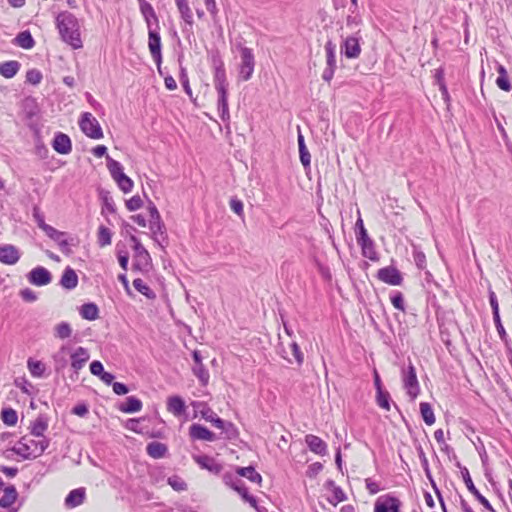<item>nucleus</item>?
Returning <instances> with one entry per match:
<instances>
[{
    "mask_svg": "<svg viewBox=\"0 0 512 512\" xmlns=\"http://www.w3.org/2000/svg\"><path fill=\"white\" fill-rule=\"evenodd\" d=\"M80 315L83 319L93 321L99 317V309L94 303H85L80 308Z\"/></svg>",
    "mask_w": 512,
    "mask_h": 512,
    "instance_id": "nucleus-34",
    "label": "nucleus"
},
{
    "mask_svg": "<svg viewBox=\"0 0 512 512\" xmlns=\"http://www.w3.org/2000/svg\"><path fill=\"white\" fill-rule=\"evenodd\" d=\"M20 69V63L15 60L0 63V75L5 78L14 77Z\"/></svg>",
    "mask_w": 512,
    "mask_h": 512,
    "instance_id": "nucleus-29",
    "label": "nucleus"
},
{
    "mask_svg": "<svg viewBox=\"0 0 512 512\" xmlns=\"http://www.w3.org/2000/svg\"><path fill=\"white\" fill-rule=\"evenodd\" d=\"M292 355L294 356L298 365H301L304 361V355L301 352L298 344L296 342H292L290 345Z\"/></svg>",
    "mask_w": 512,
    "mask_h": 512,
    "instance_id": "nucleus-60",
    "label": "nucleus"
},
{
    "mask_svg": "<svg viewBox=\"0 0 512 512\" xmlns=\"http://www.w3.org/2000/svg\"><path fill=\"white\" fill-rule=\"evenodd\" d=\"M214 85L218 93L217 107L221 120L227 122L230 119L229 106H228V83L226 80V73L224 69H216L214 71Z\"/></svg>",
    "mask_w": 512,
    "mask_h": 512,
    "instance_id": "nucleus-2",
    "label": "nucleus"
},
{
    "mask_svg": "<svg viewBox=\"0 0 512 512\" xmlns=\"http://www.w3.org/2000/svg\"><path fill=\"white\" fill-rule=\"evenodd\" d=\"M413 258L419 269H424L426 267V256L422 251L414 249Z\"/></svg>",
    "mask_w": 512,
    "mask_h": 512,
    "instance_id": "nucleus-58",
    "label": "nucleus"
},
{
    "mask_svg": "<svg viewBox=\"0 0 512 512\" xmlns=\"http://www.w3.org/2000/svg\"><path fill=\"white\" fill-rule=\"evenodd\" d=\"M106 160H107V168L114 180L116 178H118L120 175L124 174L123 167L118 161L112 159L108 155H106Z\"/></svg>",
    "mask_w": 512,
    "mask_h": 512,
    "instance_id": "nucleus-42",
    "label": "nucleus"
},
{
    "mask_svg": "<svg viewBox=\"0 0 512 512\" xmlns=\"http://www.w3.org/2000/svg\"><path fill=\"white\" fill-rule=\"evenodd\" d=\"M20 259L19 250L11 244L0 246V262L6 265H14Z\"/></svg>",
    "mask_w": 512,
    "mask_h": 512,
    "instance_id": "nucleus-16",
    "label": "nucleus"
},
{
    "mask_svg": "<svg viewBox=\"0 0 512 512\" xmlns=\"http://www.w3.org/2000/svg\"><path fill=\"white\" fill-rule=\"evenodd\" d=\"M70 354V347L63 345L59 351L54 355V361L57 369H62L66 366V355Z\"/></svg>",
    "mask_w": 512,
    "mask_h": 512,
    "instance_id": "nucleus-43",
    "label": "nucleus"
},
{
    "mask_svg": "<svg viewBox=\"0 0 512 512\" xmlns=\"http://www.w3.org/2000/svg\"><path fill=\"white\" fill-rule=\"evenodd\" d=\"M27 442L29 446L32 447L31 451L33 452V458H37L40 455H42L43 452L48 448L50 443L49 439H47L46 437H43L39 440L27 438Z\"/></svg>",
    "mask_w": 512,
    "mask_h": 512,
    "instance_id": "nucleus-30",
    "label": "nucleus"
},
{
    "mask_svg": "<svg viewBox=\"0 0 512 512\" xmlns=\"http://www.w3.org/2000/svg\"><path fill=\"white\" fill-rule=\"evenodd\" d=\"M131 241L134 243V250L136 253L133 267L139 270L142 269V267H147L151 260L148 251L143 247L138 238L135 236H131Z\"/></svg>",
    "mask_w": 512,
    "mask_h": 512,
    "instance_id": "nucleus-11",
    "label": "nucleus"
},
{
    "mask_svg": "<svg viewBox=\"0 0 512 512\" xmlns=\"http://www.w3.org/2000/svg\"><path fill=\"white\" fill-rule=\"evenodd\" d=\"M236 473L241 477L247 478L251 482L257 484H261L262 482V476L255 470L253 466L238 467Z\"/></svg>",
    "mask_w": 512,
    "mask_h": 512,
    "instance_id": "nucleus-31",
    "label": "nucleus"
},
{
    "mask_svg": "<svg viewBox=\"0 0 512 512\" xmlns=\"http://www.w3.org/2000/svg\"><path fill=\"white\" fill-rule=\"evenodd\" d=\"M18 493L16 488L13 485H10L4 489V494L0 498V507L9 508L11 507L15 501L17 500Z\"/></svg>",
    "mask_w": 512,
    "mask_h": 512,
    "instance_id": "nucleus-27",
    "label": "nucleus"
},
{
    "mask_svg": "<svg viewBox=\"0 0 512 512\" xmlns=\"http://www.w3.org/2000/svg\"><path fill=\"white\" fill-rule=\"evenodd\" d=\"M148 47L151 53V56L157 65L159 73H161V63H162V54H161V37L158 31L155 29L148 28Z\"/></svg>",
    "mask_w": 512,
    "mask_h": 512,
    "instance_id": "nucleus-7",
    "label": "nucleus"
},
{
    "mask_svg": "<svg viewBox=\"0 0 512 512\" xmlns=\"http://www.w3.org/2000/svg\"><path fill=\"white\" fill-rule=\"evenodd\" d=\"M403 387L412 400H414L420 392L416 370L412 363H409L407 369L403 370Z\"/></svg>",
    "mask_w": 512,
    "mask_h": 512,
    "instance_id": "nucleus-6",
    "label": "nucleus"
},
{
    "mask_svg": "<svg viewBox=\"0 0 512 512\" xmlns=\"http://www.w3.org/2000/svg\"><path fill=\"white\" fill-rule=\"evenodd\" d=\"M72 334V328L67 322H61L55 327V336L60 339H67Z\"/></svg>",
    "mask_w": 512,
    "mask_h": 512,
    "instance_id": "nucleus-49",
    "label": "nucleus"
},
{
    "mask_svg": "<svg viewBox=\"0 0 512 512\" xmlns=\"http://www.w3.org/2000/svg\"><path fill=\"white\" fill-rule=\"evenodd\" d=\"M177 8L181 14V18L185 21L189 26L193 25V14L188 5L187 0H175Z\"/></svg>",
    "mask_w": 512,
    "mask_h": 512,
    "instance_id": "nucleus-35",
    "label": "nucleus"
},
{
    "mask_svg": "<svg viewBox=\"0 0 512 512\" xmlns=\"http://www.w3.org/2000/svg\"><path fill=\"white\" fill-rule=\"evenodd\" d=\"M192 371L203 386H206L208 384L210 375L203 364L194 365Z\"/></svg>",
    "mask_w": 512,
    "mask_h": 512,
    "instance_id": "nucleus-44",
    "label": "nucleus"
},
{
    "mask_svg": "<svg viewBox=\"0 0 512 512\" xmlns=\"http://www.w3.org/2000/svg\"><path fill=\"white\" fill-rule=\"evenodd\" d=\"M185 408V402L180 396H171L167 399V410L174 416L182 415Z\"/></svg>",
    "mask_w": 512,
    "mask_h": 512,
    "instance_id": "nucleus-25",
    "label": "nucleus"
},
{
    "mask_svg": "<svg viewBox=\"0 0 512 512\" xmlns=\"http://www.w3.org/2000/svg\"><path fill=\"white\" fill-rule=\"evenodd\" d=\"M138 2H139V8H140L141 14L143 15V17L146 21L147 27L148 28L152 27V24H151L152 19L158 25V17L156 15L152 5L149 2H147L146 0H138Z\"/></svg>",
    "mask_w": 512,
    "mask_h": 512,
    "instance_id": "nucleus-24",
    "label": "nucleus"
},
{
    "mask_svg": "<svg viewBox=\"0 0 512 512\" xmlns=\"http://www.w3.org/2000/svg\"><path fill=\"white\" fill-rule=\"evenodd\" d=\"M297 141L299 146L300 161L302 165L307 168L310 166L311 156L305 145L304 136L301 134V132L298 133Z\"/></svg>",
    "mask_w": 512,
    "mask_h": 512,
    "instance_id": "nucleus-36",
    "label": "nucleus"
},
{
    "mask_svg": "<svg viewBox=\"0 0 512 512\" xmlns=\"http://www.w3.org/2000/svg\"><path fill=\"white\" fill-rule=\"evenodd\" d=\"M391 303L393 304V306L396 309H398L400 311H404L405 310L404 298H403L402 293L396 292L394 295H392L391 296Z\"/></svg>",
    "mask_w": 512,
    "mask_h": 512,
    "instance_id": "nucleus-59",
    "label": "nucleus"
},
{
    "mask_svg": "<svg viewBox=\"0 0 512 512\" xmlns=\"http://www.w3.org/2000/svg\"><path fill=\"white\" fill-rule=\"evenodd\" d=\"M189 434L192 439L213 442L216 435L206 427L200 424H192L189 428Z\"/></svg>",
    "mask_w": 512,
    "mask_h": 512,
    "instance_id": "nucleus-17",
    "label": "nucleus"
},
{
    "mask_svg": "<svg viewBox=\"0 0 512 512\" xmlns=\"http://www.w3.org/2000/svg\"><path fill=\"white\" fill-rule=\"evenodd\" d=\"M44 232L50 239H52L53 241H55L58 244V246L60 247L62 252L69 253V251H70L69 243L64 238L65 237L64 232L58 231L57 229H55L52 226L45 228Z\"/></svg>",
    "mask_w": 512,
    "mask_h": 512,
    "instance_id": "nucleus-18",
    "label": "nucleus"
},
{
    "mask_svg": "<svg viewBox=\"0 0 512 512\" xmlns=\"http://www.w3.org/2000/svg\"><path fill=\"white\" fill-rule=\"evenodd\" d=\"M27 279L35 286H45L51 282L52 276L46 268L38 266L28 273Z\"/></svg>",
    "mask_w": 512,
    "mask_h": 512,
    "instance_id": "nucleus-12",
    "label": "nucleus"
},
{
    "mask_svg": "<svg viewBox=\"0 0 512 512\" xmlns=\"http://www.w3.org/2000/svg\"><path fill=\"white\" fill-rule=\"evenodd\" d=\"M56 25L62 40L73 49L82 48L80 24L78 19L70 12H60L56 17Z\"/></svg>",
    "mask_w": 512,
    "mask_h": 512,
    "instance_id": "nucleus-1",
    "label": "nucleus"
},
{
    "mask_svg": "<svg viewBox=\"0 0 512 512\" xmlns=\"http://www.w3.org/2000/svg\"><path fill=\"white\" fill-rule=\"evenodd\" d=\"M143 205V201L140 196L135 195L126 201V207L129 211H136Z\"/></svg>",
    "mask_w": 512,
    "mask_h": 512,
    "instance_id": "nucleus-56",
    "label": "nucleus"
},
{
    "mask_svg": "<svg viewBox=\"0 0 512 512\" xmlns=\"http://www.w3.org/2000/svg\"><path fill=\"white\" fill-rule=\"evenodd\" d=\"M193 459L202 469H206L215 475H218L223 470L222 464L208 455H195Z\"/></svg>",
    "mask_w": 512,
    "mask_h": 512,
    "instance_id": "nucleus-15",
    "label": "nucleus"
},
{
    "mask_svg": "<svg viewBox=\"0 0 512 512\" xmlns=\"http://www.w3.org/2000/svg\"><path fill=\"white\" fill-rule=\"evenodd\" d=\"M28 369L35 377H41L45 371L44 365L40 361L28 360Z\"/></svg>",
    "mask_w": 512,
    "mask_h": 512,
    "instance_id": "nucleus-53",
    "label": "nucleus"
},
{
    "mask_svg": "<svg viewBox=\"0 0 512 512\" xmlns=\"http://www.w3.org/2000/svg\"><path fill=\"white\" fill-rule=\"evenodd\" d=\"M79 127L91 139H101L104 136L98 120L89 112H84L81 115Z\"/></svg>",
    "mask_w": 512,
    "mask_h": 512,
    "instance_id": "nucleus-3",
    "label": "nucleus"
},
{
    "mask_svg": "<svg viewBox=\"0 0 512 512\" xmlns=\"http://www.w3.org/2000/svg\"><path fill=\"white\" fill-rule=\"evenodd\" d=\"M148 212L150 215V230L154 240L160 244L161 240L166 238L165 225L161 219L160 213L156 206L150 202L148 206Z\"/></svg>",
    "mask_w": 512,
    "mask_h": 512,
    "instance_id": "nucleus-4",
    "label": "nucleus"
},
{
    "mask_svg": "<svg viewBox=\"0 0 512 512\" xmlns=\"http://www.w3.org/2000/svg\"><path fill=\"white\" fill-rule=\"evenodd\" d=\"M60 285L67 290H72L77 287L78 276L74 269H72L71 267L65 268L60 279Z\"/></svg>",
    "mask_w": 512,
    "mask_h": 512,
    "instance_id": "nucleus-20",
    "label": "nucleus"
},
{
    "mask_svg": "<svg viewBox=\"0 0 512 512\" xmlns=\"http://www.w3.org/2000/svg\"><path fill=\"white\" fill-rule=\"evenodd\" d=\"M48 428V423L43 417H38L31 425V434L35 437H45L44 432Z\"/></svg>",
    "mask_w": 512,
    "mask_h": 512,
    "instance_id": "nucleus-38",
    "label": "nucleus"
},
{
    "mask_svg": "<svg viewBox=\"0 0 512 512\" xmlns=\"http://www.w3.org/2000/svg\"><path fill=\"white\" fill-rule=\"evenodd\" d=\"M86 492L84 488H77L69 492L65 498V505L68 508H75L81 505L85 500Z\"/></svg>",
    "mask_w": 512,
    "mask_h": 512,
    "instance_id": "nucleus-22",
    "label": "nucleus"
},
{
    "mask_svg": "<svg viewBox=\"0 0 512 512\" xmlns=\"http://www.w3.org/2000/svg\"><path fill=\"white\" fill-rule=\"evenodd\" d=\"M114 181L124 193L130 192L133 188V181L125 173L120 175Z\"/></svg>",
    "mask_w": 512,
    "mask_h": 512,
    "instance_id": "nucleus-51",
    "label": "nucleus"
},
{
    "mask_svg": "<svg viewBox=\"0 0 512 512\" xmlns=\"http://www.w3.org/2000/svg\"><path fill=\"white\" fill-rule=\"evenodd\" d=\"M142 409V402L135 396H129L125 403L121 404L119 410L124 413H135Z\"/></svg>",
    "mask_w": 512,
    "mask_h": 512,
    "instance_id": "nucleus-33",
    "label": "nucleus"
},
{
    "mask_svg": "<svg viewBox=\"0 0 512 512\" xmlns=\"http://www.w3.org/2000/svg\"><path fill=\"white\" fill-rule=\"evenodd\" d=\"M168 484L177 492L185 491L187 489L186 482L177 475L169 477Z\"/></svg>",
    "mask_w": 512,
    "mask_h": 512,
    "instance_id": "nucleus-52",
    "label": "nucleus"
},
{
    "mask_svg": "<svg viewBox=\"0 0 512 512\" xmlns=\"http://www.w3.org/2000/svg\"><path fill=\"white\" fill-rule=\"evenodd\" d=\"M146 451L150 457L160 459L166 455L168 448L164 443L154 441L147 445Z\"/></svg>",
    "mask_w": 512,
    "mask_h": 512,
    "instance_id": "nucleus-26",
    "label": "nucleus"
},
{
    "mask_svg": "<svg viewBox=\"0 0 512 512\" xmlns=\"http://www.w3.org/2000/svg\"><path fill=\"white\" fill-rule=\"evenodd\" d=\"M53 148L60 154H68L72 150L71 140L64 133H57L53 140Z\"/></svg>",
    "mask_w": 512,
    "mask_h": 512,
    "instance_id": "nucleus-19",
    "label": "nucleus"
},
{
    "mask_svg": "<svg viewBox=\"0 0 512 512\" xmlns=\"http://www.w3.org/2000/svg\"><path fill=\"white\" fill-rule=\"evenodd\" d=\"M241 64L239 66V77L248 81L254 72L255 59L252 49L240 47Z\"/></svg>",
    "mask_w": 512,
    "mask_h": 512,
    "instance_id": "nucleus-5",
    "label": "nucleus"
},
{
    "mask_svg": "<svg viewBox=\"0 0 512 512\" xmlns=\"http://www.w3.org/2000/svg\"><path fill=\"white\" fill-rule=\"evenodd\" d=\"M325 52L327 67L336 68V46L332 43V41H328L325 44Z\"/></svg>",
    "mask_w": 512,
    "mask_h": 512,
    "instance_id": "nucleus-45",
    "label": "nucleus"
},
{
    "mask_svg": "<svg viewBox=\"0 0 512 512\" xmlns=\"http://www.w3.org/2000/svg\"><path fill=\"white\" fill-rule=\"evenodd\" d=\"M71 368L75 373H78L87 363L90 358L88 350L84 347H77L70 353Z\"/></svg>",
    "mask_w": 512,
    "mask_h": 512,
    "instance_id": "nucleus-14",
    "label": "nucleus"
},
{
    "mask_svg": "<svg viewBox=\"0 0 512 512\" xmlns=\"http://www.w3.org/2000/svg\"><path fill=\"white\" fill-rule=\"evenodd\" d=\"M33 217H34L38 227L40 229H42L43 231H45V228H48L50 226L45 223L44 215L41 213L40 209L37 206H35L33 208Z\"/></svg>",
    "mask_w": 512,
    "mask_h": 512,
    "instance_id": "nucleus-57",
    "label": "nucleus"
},
{
    "mask_svg": "<svg viewBox=\"0 0 512 512\" xmlns=\"http://www.w3.org/2000/svg\"><path fill=\"white\" fill-rule=\"evenodd\" d=\"M489 303L492 308L493 316L499 315V304L497 300V296L494 291L489 290Z\"/></svg>",
    "mask_w": 512,
    "mask_h": 512,
    "instance_id": "nucleus-62",
    "label": "nucleus"
},
{
    "mask_svg": "<svg viewBox=\"0 0 512 512\" xmlns=\"http://www.w3.org/2000/svg\"><path fill=\"white\" fill-rule=\"evenodd\" d=\"M496 84L503 91L508 92L511 90V84H510L508 76H505V77L498 76L496 79Z\"/></svg>",
    "mask_w": 512,
    "mask_h": 512,
    "instance_id": "nucleus-63",
    "label": "nucleus"
},
{
    "mask_svg": "<svg viewBox=\"0 0 512 512\" xmlns=\"http://www.w3.org/2000/svg\"><path fill=\"white\" fill-rule=\"evenodd\" d=\"M360 246L364 257L374 262L379 260L378 253L375 250L374 242L372 240L362 243Z\"/></svg>",
    "mask_w": 512,
    "mask_h": 512,
    "instance_id": "nucleus-41",
    "label": "nucleus"
},
{
    "mask_svg": "<svg viewBox=\"0 0 512 512\" xmlns=\"http://www.w3.org/2000/svg\"><path fill=\"white\" fill-rule=\"evenodd\" d=\"M133 286L138 292H140L147 298H149V299L155 298V293L150 289V287L147 284L144 283V281L142 279H140V278L135 279L133 281Z\"/></svg>",
    "mask_w": 512,
    "mask_h": 512,
    "instance_id": "nucleus-46",
    "label": "nucleus"
},
{
    "mask_svg": "<svg viewBox=\"0 0 512 512\" xmlns=\"http://www.w3.org/2000/svg\"><path fill=\"white\" fill-rule=\"evenodd\" d=\"M112 233L109 228L101 225L98 229L97 241L100 247H105L111 244Z\"/></svg>",
    "mask_w": 512,
    "mask_h": 512,
    "instance_id": "nucleus-40",
    "label": "nucleus"
},
{
    "mask_svg": "<svg viewBox=\"0 0 512 512\" xmlns=\"http://www.w3.org/2000/svg\"><path fill=\"white\" fill-rule=\"evenodd\" d=\"M90 371L93 375L100 377L104 373L102 363L98 360L93 361L90 364Z\"/></svg>",
    "mask_w": 512,
    "mask_h": 512,
    "instance_id": "nucleus-64",
    "label": "nucleus"
},
{
    "mask_svg": "<svg viewBox=\"0 0 512 512\" xmlns=\"http://www.w3.org/2000/svg\"><path fill=\"white\" fill-rule=\"evenodd\" d=\"M417 451H418V456H419V459L421 461V465L423 467L425 475L430 480L431 484L435 487V483H434L433 478H432V474H431V471H430V468H429V462H428V459L426 457V454H425L423 448L420 445L417 447Z\"/></svg>",
    "mask_w": 512,
    "mask_h": 512,
    "instance_id": "nucleus-47",
    "label": "nucleus"
},
{
    "mask_svg": "<svg viewBox=\"0 0 512 512\" xmlns=\"http://www.w3.org/2000/svg\"><path fill=\"white\" fill-rule=\"evenodd\" d=\"M341 52L347 58H358L361 53L359 38L356 36H348L341 45Z\"/></svg>",
    "mask_w": 512,
    "mask_h": 512,
    "instance_id": "nucleus-13",
    "label": "nucleus"
},
{
    "mask_svg": "<svg viewBox=\"0 0 512 512\" xmlns=\"http://www.w3.org/2000/svg\"><path fill=\"white\" fill-rule=\"evenodd\" d=\"M193 407L196 412L200 413L202 418H204L206 421H209L213 424L215 427V420H222L220 417H218L213 410L204 402H194Z\"/></svg>",
    "mask_w": 512,
    "mask_h": 512,
    "instance_id": "nucleus-23",
    "label": "nucleus"
},
{
    "mask_svg": "<svg viewBox=\"0 0 512 512\" xmlns=\"http://www.w3.org/2000/svg\"><path fill=\"white\" fill-rule=\"evenodd\" d=\"M21 298L26 302H34L37 300L36 293L30 288H25L20 291Z\"/></svg>",
    "mask_w": 512,
    "mask_h": 512,
    "instance_id": "nucleus-61",
    "label": "nucleus"
},
{
    "mask_svg": "<svg viewBox=\"0 0 512 512\" xmlns=\"http://www.w3.org/2000/svg\"><path fill=\"white\" fill-rule=\"evenodd\" d=\"M305 442L312 452L319 455H324L326 453L327 445L320 437L309 434L306 435Z\"/></svg>",
    "mask_w": 512,
    "mask_h": 512,
    "instance_id": "nucleus-21",
    "label": "nucleus"
},
{
    "mask_svg": "<svg viewBox=\"0 0 512 512\" xmlns=\"http://www.w3.org/2000/svg\"><path fill=\"white\" fill-rule=\"evenodd\" d=\"M14 44L23 48L31 49L35 45V41L28 30L20 32L14 39Z\"/></svg>",
    "mask_w": 512,
    "mask_h": 512,
    "instance_id": "nucleus-32",
    "label": "nucleus"
},
{
    "mask_svg": "<svg viewBox=\"0 0 512 512\" xmlns=\"http://www.w3.org/2000/svg\"><path fill=\"white\" fill-rule=\"evenodd\" d=\"M461 474L463 481L467 487V489L475 496V498L490 512H496L492 507L490 502L479 492V490L475 487L469 470L466 467H461Z\"/></svg>",
    "mask_w": 512,
    "mask_h": 512,
    "instance_id": "nucleus-8",
    "label": "nucleus"
},
{
    "mask_svg": "<svg viewBox=\"0 0 512 512\" xmlns=\"http://www.w3.org/2000/svg\"><path fill=\"white\" fill-rule=\"evenodd\" d=\"M42 80V74L37 69H31L26 73V81L32 85H37Z\"/></svg>",
    "mask_w": 512,
    "mask_h": 512,
    "instance_id": "nucleus-54",
    "label": "nucleus"
},
{
    "mask_svg": "<svg viewBox=\"0 0 512 512\" xmlns=\"http://www.w3.org/2000/svg\"><path fill=\"white\" fill-rule=\"evenodd\" d=\"M2 421L8 426H14L17 423L18 416L14 409L6 408L1 412Z\"/></svg>",
    "mask_w": 512,
    "mask_h": 512,
    "instance_id": "nucleus-48",
    "label": "nucleus"
},
{
    "mask_svg": "<svg viewBox=\"0 0 512 512\" xmlns=\"http://www.w3.org/2000/svg\"><path fill=\"white\" fill-rule=\"evenodd\" d=\"M215 427L222 430L228 439L235 438L238 434L235 425L232 422L222 420H215Z\"/></svg>",
    "mask_w": 512,
    "mask_h": 512,
    "instance_id": "nucleus-37",
    "label": "nucleus"
},
{
    "mask_svg": "<svg viewBox=\"0 0 512 512\" xmlns=\"http://www.w3.org/2000/svg\"><path fill=\"white\" fill-rule=\"evenodd\" d=\"M420 412H421V416H422L424 422L427 425H432L435 423L434 412L429 403L421 402L420 403Z\"/></svg>",
    "mask_w": 512,
    "mask_h": 512,
    "instance_id": "nucleus-39",
    "label": "nucleus"
},
{
    "mask_svg": "<svg viewBox=\"0 0 512 512\" xmlns=\"http://www.w3.org/2000/svg\"><path fill=\"white\" fill-rule=\"evenodd\" d=\"M223 482L227 486L231 487L233 490H235V487H238L239 485L243 484V482L232 473H225L223 475Z\"/></svg>",
    "mask_w": 512,
    "mask_h": 512,
    "instance_id": "nucleus-55",
    "label": "nucleus"
},
{
    "mask_svg": "<svg viewBox=\"0 0 512 512\" xmlns=\"http://www.w3.org/2000/svg\"><path fill=\"white\" fill-rule=\"evenodd\" d=\"M401 502L391 495L379 497L374 506V512H400Z\"/></svg>",
    "mask_w": 512,
    "mask_h": 512,
    "instance_id": "nucleus-9",
    "label": "nucleus"
},
{
    "mask_svg": "<svg viewBox=\"0 0 512 512\" xmlns=\"http://www.w3.org/2000/svg\"><path fill=\"white\" fill-rule=\"evenodd\" d=\"M31 450L32 447L29 446L27 437H22L18 443V446H14L12 448V451L24 460L33 458V452Z\"/></svg>",
    "mask_w": 512,
    "mask_h": 512,
    "instance_id": "nucleus-28",
    "label": "nucleus"
},
{
    "mask_svg": "<svg viewBox=\"0 0 512 512\" xmlns=\"http://www.w3.org/2000/svg\"><path fill=\"white\" fill-rule=\"evenodd\" d=\"M377 277L383 283H386V284H389L392 286L401 285V283L403 281V277H402L400 271L394 266H387V267L379 269L377 272Z\"/></svg>",
    "mask_w": 512,
    "mask_h": 512,
    "instance_id": "nucleus-10",
    "label": "nucleus"
},
{
    "mask_svg": "<svg viewBox=\"0 0 512 512\" xmlns=\"http://www.w3.org/2000/svg\"><path fill=\"white\" fill-rule=\"evenodd\" d=\"M376 402L379 407L382 409L389 411L390 406V394L387 391H377L376 394Z\"/></svg>",
    "mask_w": 512,
    "mask_h": 512,
    "instance_id": "nucleus-50",
    "label": "nucleus"
}]
</instances>
